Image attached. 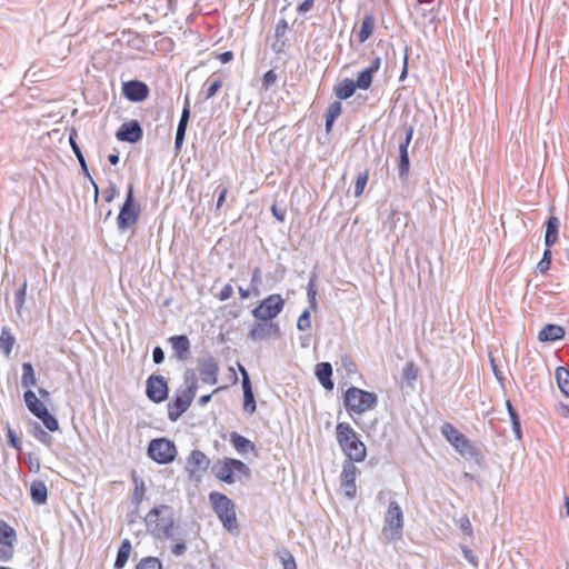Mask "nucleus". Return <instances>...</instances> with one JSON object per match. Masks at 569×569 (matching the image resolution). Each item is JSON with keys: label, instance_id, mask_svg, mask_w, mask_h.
Instances as JSON below:
<instances>
[{"label": "nucleus", "instance_id": "nucleus-49", "mask_svg": "<svg viewBox=\"0 0 569 569\" xmlns=\"http://www.w3.org/2000/svg\"><path fill=\"white\" fill-rule=\"evenodd\" d=\"M277 81V74L273 70H268L262 77V87L269 89Z\"/></svg>", "mask_w": 569, "mask_h": 569}, {"label": "nucleus", "instance_id": "nucleus-9", "mask_svg": "<svg viewBox=\"0 0 569 569\" xmlns=\"http://www.w3.org/2000/svg\"><path fill=\"white\" fill-rule=\"evenodd\" d=\"M197 388V382L192 381L186 389L178 390L176 397L167 406L168 417L171 421H177L189 409Z\"/></svg>", "mask_w": 569, "mask_h": 569}, {"label": "nucleus", "instance_id": "nucleus-35", "mask_svg": "<svg viewBox=\"0 0 569 569\" xmlns=\"http://www.w3.org/2000/svg\"><path fill=\"white\" fill-rule=\"evenodd\" d=\"M274 555L280 560L281 569H298L293 555L287 548L278 549Z\"/></svg>", "mask_w": 569, "mask_h": 569}, {"label": "nucleus", "instance_id": "nucleus-15", "mask_svg": "<svg viewBox=\"0 0 569 569\" xmlns=\"http://www.w3.org/2000/svg\"><path fill=\"white\" fill-rule=\"evenodd\" d=\"M150 89L144 81L132 79L122 83V96L130 102L139 103L144 101Z\"/></svg>", "mask_w": 569, "mask_h": 569}, {"label": "nucleus", "instance_id": "nucleus-53", "mask_svg": "<svg viewBox=\"0 0 569 569\" xmlns=\"http://www.w3.org/2000/svg\"><path fill=\"white\" fill-rule=\"evenodd\" d=\"M460 529L463 531L465 535L471 537L472 536V526L468 517H462L459 520Z\"/></svg>", "mask_w": 569, "mask_h": 569}, {"label": "nucleus", "instance_id": "nucleus-19", "mask_svg": "<svg viewBox=\"0 0 569 569\" xmlns=\"http://www.w3.org/2000/svg\"><path fill=\"white\" fill-rule=\"evenodd\" d=\"M239 370L242 376V389H243V409L248 413H253L256 411V400L251 387V382L249 379V375L246 368L239 365Z\"/></svg>", "mask_w": 569, "mask_h": 569}, {"label": "nucleus", "instance_id": "nucleus-60", "mask_svg": "<svg viewBox=\"0 0 569 569\" xmlns=\"http://www.w3.org/2000/svg\"><path fill=\"white\" fill-rule=\"evenodd\" d=\"M153 361L161 363L164 360V352L160 347H156L152 352Z\"/></svg>", "mask_w": 569, "mask_h": 569}, {"label": "nucleus", "instance_id": "nucleus-24", "mask_svg": "<svg viewBox=\"0 0 569 569\" xmlns=\"http://www.w3.org/2000/svg\"><path fill=\"white\" fill-rule=\"evenodd\" d=\"M170 342L174 355L179 359H187L190 351V341L187 336H173L170 338Z\"/></svg>", "mask_w": 569, "mask_h": 569}, {"label": "nucleus", "instance_id": "nucleus-25", "mask_svg": "<svg viewBox=\"0 0 569 569\" xmlns=\"http://www.w3.org/2000/svg\"><path fill=\"white\" fill-rule=\"evenodd\" d=\"M230 442L232 443L237 452L240 455L256 451L254 443L237 432L230 433Z\"/></svg>", "mask_w": 569, "mask_h": 569}, {"label": "nucleus", "instance_id": "nucleus-2", "mask_svg": "<svg viewBox=\"0 0 569 569\" xmlns=\"http://www.w3.org/2000/svg\"><path fill=\"white\" fill-rule=\"evenodd\" d=\"M146 528L150 535L159 539L173 536L174 520L172 508L160 505L152 508L144 518Z\"/></svg>", "mask_w": 569, "mask_h": 569}, {"label": "nucleus", "instance_id": "nucleus-30", "mask_svg": "<svg viewBox=\"0 0 569 569\" xmlns=\"http://www.w3.org/2000/svg\"><path fill=\"white\" fill-rule=\"evenodd\" d=\"M30 495L33 502L38 505L46 503L48 499V489L43 481L34 480L30 486Z\"/></svg>", "mask_w": 569, "mask_h": 569}, {"label": "nucleus", "instance_id": "nucleus-51", "mask_svg": "<svg viewBox=\"0 0 569 569\" xmlns=\"http://www.w3.org/2000/svg\"><path fill=\"white\" fill-rule=\"evenodd\" d=\"M551 262V250L550 248L546 247V250L543 252V258L539 262V269L540 271H546L549 269Z\"/></svg>", "mask_w": 569, "mask_h": 569}, {"label": "nucleus", "instance_id": "nucleus-61", "mask_svg": "<svg viewBox=\"0 0 569 569\" xmlns=\"http://www.w3.org/2000/svg\"><path fill=\"white\" fill-rule=\"evenodd\" d=\"M81 167L83 170H87V164H86V161H84V158H83V154L82 152L80 151V148H79V144H71Z\"/></svg>", "mask_w": 569, "mask_h": 569}, {"label": "nucleus", "instance_id": "nucleus-5", "mask_svg": "<svg viewBox=\"0 0 569 569\" xmlns=\"http://www.w3.org/2000/svg\"><path fill=\"white\" fill-rule=\"evenodd\" d=\"M209 501L223 527L229 530L238 529L234 502L224 493L212 491L209 493Z\"/></svg>", "mask_w": 569, "mask_h": 569}, {"label": "nucleus", "instance_id": "nucleus-45", "mask_svg": "<svg viewBox=\"0 0 569 569\" xmlns=\"http://www.w3.org/2000/svg\"><path fill=\"white\" fill-rule=\"evenodd\" d=\"M297 328L300 331H306V330L311 328V320H310V311L309 310H305L300 315V317L298 318V321H297Z\"/></svg>", "mask_w": 569, "mask_h": 569}, {"label": "nucleus", "instance_id": "nucleus-56", "mask_svg": "<svg viewBox=\"0 0 569 569\" xmlns=\"http://www.w3.org/2000/svg\"><path fill=\"white\" fill-rule=\"evenodd\" d=\"M462 553H463V557L465 559L473 565L475 567L478 566V558L477 556L472 552V550L468 549V548H463L462 549Z\"/></svg>", "mask_w": 569, "mask_h": 569}, {"label": "nucleus", "instance_id": "nucleus-3", "mask_svg": "<svg viewBox=\"0 0 569 569\" xmlns=\"http://www.w3.org/2000/svg\"><path fill=\"white\" fill-rule=\"evenodd\" d=\"M378 397L373 392L366 391L357 387H350L343 395V405L348 413L361 416L376 408Z\"/></svg>", "mask_w": 569, "mask_h": 569}, {"label": "nucleus", "instance_id": "nucleus-41", "mask_svg": "<svg viewBox=\"0 0 569 569\" xmlns=\"http://www.w3.org/2000/svg\"><path fill=\"white\" fill-rule=\"evenodd\" d=\"M369 180V170L366 169L363 172H359L355 182V197H360L368 183Z\"/></svg>", "mask_w": 569, "mask_h": 569}, {"label": "nucleus", "instance_id": "nucleus-64", "mask_svg": "<svg viewBox=\"0 0 569 569\" xmlns=\"http://www.w3.org/2000/svg\"><path fill=\"white\" fill-rule=\"evenodd\" d=\"M186 545L184 543H176L172 546L171 548V552L174 555V556H181L186 551Z\"/></svg>", "mask_w": 569, "mask_h": 569}, {"label": "nucleus", "instance_id": "nucleus-20", "mask_svg": "<svg viewBox=\"0 0 569 569\" xmlns=\"http://www.w3.org/2000/svg\"><path fill=\"white\" fill-rule=\"evenodd\" d=\"M565 328L559 325H546L538 332V340L540 342H553L561 340L565 337Z\"/></svg>", "mask_w": 569, "mask_h": 569}, {"label": "nucleus", "instance_id": "nucleus-62", "mask_svg": "<svg viewBox=\"0 0 569 569\" xmlns=\"http://www.w3.org/2000/svg\"><path fill=\"white\" fill-rule=\"evenodd\" d=\"M422 17L427 19L430 23H432L437 19V10L435 8H431L428 11H423Z\"/></svg>", "mask_w": 569, "mask_h": 569}, {"label": "nucleus", "instance_id": "nucleus-39", "mask_svg": "<svg viewBox=\"0 0 569 569\" xmlns=\"http://www.w3.org/2000/svg\"><path fill=\"white\" fill-rule=\"evenodd\" d=\"M419 377V368L412 361L405 365L402 369V379L408 383L412 385Z\"/></svg>", "mask_w": 569, "mask_h": 569}, {"label": "nucleus", "instance_id": "nucleus-17", "mask_svg": "<svg viewBox=\"0 0 569 569\" xmlns=\"http://www.w3.org/2000/svg\"><path fill=\"white\" fill-rule=\"evenodd\" d=\"M142 137V126L136 119L123 122L116 132V138L120 142H139Z\"/></svg>", "mask_w": 569, "mask_h": 569}, {"label": "nucleus", "instance_id": "nucleus-32", "mask_svg": "<svg viewBox=\"0 0 569 569\" xmlns=\"http://www.w3.org/2000/svg\"><path fill=\"white\" fill-rule=\"evenodd\" d=\"M341 111H342V104L340 101H333L329 104V107L326 111V114H325V118H326L325 127L328 132L332 129L336 120L341 114Z\"/></svg>", "mask_w": 569, "mask_h": 569}, {"label": "nucleus", "instance_id": "nucleus-46", "mask_svg": "<svg viewBox=\"0 0 569 569\" xmlns=\"http://www.w3.org/2000/svg\"><path fill=\"white\" fill-rule=\"evenodd\" d=\"M221 87H222L221 79L218 78V79L212 80L206 90V99H210V98L214 97Z\"/></svg>", "mask_w": 569, "mask_h": 569}, {"label": "nucleus", "instance_id": "nucleus-21", "mask_svg": "<svg viewBox=\"0 0 569 569\" xmlns=\"http://www.w3.org/2000/svg\"><path fill=\"white\" fill-rule=\"evenodd\" d=\"M278 327L269 321H259L252 326L249 331V338L252 340H261L271 332H277Z\"/></svg>", "mask_w": 569, "mask_h": 569}, {"label": "nucleus", "instance_id": "nucleus-55", "mask_svg": "<svg viewBox=\"0 0 569 569\" xmlns=\"http://www.w3.org/2000/svg\"><path fill=\"white\" fill-rule=\"evenodd\" d=\"M8 439L11 447L14 449L20 450L21 449V442L19 438L16 436L14 431L12 429H8Z\"/></svg>", "mask_w": 569, "mask_h": 569}, {"label": "nucleus", "instance_id": "nucleus-7", "mask_svg": "<svg viewBox=\"0 0 569 569\" xmlns=\"http://www.w3.org/2000/svg\"><path fill=\"white\" fill-rule=\"evenodd\" d=\"M402 510L396 501H391L385 516L382 533L388 540H399L402 537Z\"/></svg>", "mask_w": 569, "mask_h": 569}, {"label": "nucleus", "instance_id": "nucleus-31", "mask_svg": "<svg viewBox=\"0 0 569 569\" xmlns=\"http://www.w3.org/2000/svg\"><path fill=\"white\" fill-rule=\"evenodd\" d=\"M132 546L129 539H123L120 543V547L117 552V558L114 561V569H122L131 555Z\"/></svg>", "mask_w": 569, "mask_h": 569}, {"label": "nucleus", "instance_id": "nucleus-44", "mask_svg": "<svg viewBox=\"0 0 569 569\" xmlns=\"http://www.w3.org/2000/svg\"><path fill=\"white\" fill-rule=\"evenodd\" d=\"M396 134L400 138L403 137L402 142H411L413 138V127L411 124H402L401 127H398Z\"/></svg>", "mask_w": 569, "mask_h": 569}, {"label": "nucleus", "instance_id": "nucleus-58", "mask_svg": "<svg viewBox=\"0 0 569 569\" xmlns=\"http://www.w3.org/2000/svg\"><path fill=\"white\" fill-rule=\"evenodd\" d=\"M405 57H403V63H402V70L399 76V80L403 81L408 74V48H405Z\"/></svg>", "mask_w": 569, "mask_h": 569}, {"label": "nucleus", "instance_id": "nucleus-1", "mask_svg": "<svg viewBox=\"0 0 569 569\" xmlns=\"http://www.w3.org/2000/svg\"><path fill=\"white\" fill-rule=\"evenodd\" d=\"M336 440L347 457L346 461L362 462L367 458V447L348 422H338L336 426Z\"/></svg>", "mask_w": 569, "mask_h": 569}, {"label": "nucleus", "instance_id": "nucleus-8", "mask_svg": "<svg viewBox=\"0 0 569 569\" xmlns=\"http://www.w3.org/2000/svg\"><path fill=\"white\" fill-rule=\"evenodd\" d=\"M23 399L30 412L39 418L49 431L53 432L59 429L58 420L49 412L47 406L32 390H27Z\"/></svg>", "mask_w": 569, "mask_h": 569}, {"label": "nucleus", "instance_id": "nucleus-13", "mask_svg": "<svg viewBox=\"0 0 569 569\" xmlns=\"http://www.w3.org/2000/svg\"><path fill=\"white\" fill-rule=\"evenodd\" d=\"M355 463L356 461H345L340 475V487L345 496L349 499L355 498L357 495L356 479L359 470Z\"/></svg>", "mask_w": 569, "mask_h": 569}, {"label": "nucleus", "instance_id": "nucleus-4", "mask_svg": "<svg viewBox=\"0 0 569 569\" xmlns=\"http://www.w3.org/2000/svg\"><path fill=\"white\" fill-rule=\"evenodd\" d=\"M211 471L219 481L228 485L241 480L242 477L248 478L250 476V469L244 462L228 457L217 460Z\"/></svg>", "mask_w": 569, "mask_h": 569}, {"label": "nucleus", "instance_id": "nucleus-29", "mask_svg": "<svg viewBox=\"0 0 569 569\" xmlns=\"http://www.w3.org/2000/svg\"><path fill=\"white\" fill-rule=\"evenodd\" d=\"M189 119H190V108H189V102L187 101L181 111V116H180V119L178 122L174 142H183L184 141Z\"/></svg>", "mask_w": 569, "mask_h": 569}, {"label": "nucleus", "instance_id": "nucleus-42", "mask_svg": "<svg viewBox=\"0 0 569 569\" xmlns=\"http://www.w3.org/2000/svg\"><path fill=\"white\" fill-rule=\"evenodd\" d=\"M136 569H162V563L157 557H144L136 565Z\"/></svg>", "mask_w": 569, "mask_h": 569}, {"label": "nucleus", "instance_id": "nucleus-22", "mask_svg": "<svg viewBox=\"0 0 569 569\" xmlns=\"http://www.w3.org/2000/svg\"><path fill=\"white\" fill-rule=\"evenodd\" d=\"M316 376L321 386L327 390L333 389V382L331 380L332 367L329 362H320L316 366Z\"/></svg>", "mask_w": 569, "mask_h": 569}, {"label": "nucleus", "instance_id": "nucleus-6", "mask_svg": "<svg viewBox=\"0 0 569 569\" xmlns=\"http://www.w3.org/2000/svg\"><path fill=\"white\" fill-rule=\"evenodd\" d=\"M147 455L158 465H169L176 460L178 449L172 440L160 437L150 440L147 448Z\"/></svg>", "mask_w": 569, "mask_h": 569}, {"label": "nucleus", "instance_id": "nucleus-47", "mask_svg": "<svg viewBox=\"0 0 569 569\" xmlns=\"http://www.w3.org/2000/svg\"><path fill=\"white\" fill-rule=\"evenodd\" d=\"M288 46V40L283 38H276V40L271 43V50L280 56L284 52L286 48Z\"/></svg>", "mask_w": 569, "mask_h": 569}, {"label": "nucleus", "instance_id": "nucleus-16", "mask_svg": "<svg viewBox=\"0 0 569 569\" xmlns=\"http://www.w3.org/2000/svg\"><path fill=\"white\" fill-rule=\"evenodd\" d=\"M445 438L456 448L460 453L470 452L472 447L463 433H461L453 425L445 423L441 428Z\"/></svg>", "mask_w": 569, "mask_h": 569}, {"label": "nucleus", "instance_id": "nucleus-14", "mask_svg": "<svg viewBox=\"0 0 569 569\" xmlns=\"http://www.w3.org/2000/svg\"><path fill=\"white\" fill-rule=\"evenodd\" d=\"M16 538V530L4 520L0 519V561L12 559Z\"/></svg>", "mask_w": 569, "mask_h": 569}, {"label": "nucleus", "instance_id": "nucleus-50", "mask_svg": "<svg viewBox=\"0 0 569 569\" xmlns=\"http://www.w3.org/2000/svg\"><path fill=\"white\" fill-rule=\"evenodd\" d=\"M233 295V288L231 284L227 283L224 284L221 290L219 291V293L217 295V298L220 300V301H226L228 299H230Z\"/></svg>", "mask_w": 569, "mask_h": 569}, {"label": "nucleus", "instance_id": "nucleus-12", "mask_svg": "<svg viewBox=\"0 0 569 569\" xmlns=\"http://www.w3.org/2000/svg\"><path fill=\"white\" fill-rule=\"evenodd\" d=\"M210 459L201 450H192L186 460L184 471L190 481L199 482L209 469Z\"/></svg>", "mask_w": 569, "mask_h": 569}, {"label": "nucleus", "instance_id": "nucleus-52", "mask_svg": "<svg viewBox=\"0 0 569 569\" xmlns=\"http://www.w3.org/2000/svg\"><path fill=\"white\" fill-rule=\"evenodd\" d=\"M507 405V408H508V411H509V415H510V418L512 420V423H513V428L516 429V431H519L520 429V422H519V419H518V415L517 412L515 411L511 402L509 400H507L506 402Z\"/></svg>", "mask_w": 569, "mask_h": 569}, {"label": "nucleus", "instance_id": "nucleus-57", "mask_svg": "<svg viewBox=\"0 0 569 569\" xmlns=\"http://www.w3.org/2000/svg\"><path fill=\"white\" fill-rule=\"evenodd\" d=\"M26 291H27V282H24L22 284L21 289H19L16 293L17 305L19 307H21L24 302Z\"/></svg>", "mask_w": 569, "mask_h": 569}, {"label": "nucleus", "instance_id": "nucleus-43", "mask_svg": "<svg viewBox=\"0 0 569 569\" xmlns=\"http://www.w3.org/2000/svg\"><path fill=\"white\" fill-rule=\"evenodd\" d=\"M307 296H308V301L310 303V308L312 310H316L317 309V284H316V277H312L308 283V287H307Z\"/></svg>", "mask_w": 569, "mask_h": 569}, {"label": "nucleus", "instance_id": "nucleus-26", "mask_svg": "<svg viewBox=\"0 0 569 569\" xmlns=\"http://www.w3.org/2000/svg\"><path fill=\"white\" fill-rule=\"evenodd\" d=\"M375 23L376 20L372 13L368 12L363 16L360 30L357 34L359 43H365L372 36Z\"/></svg>", "mask_w": 569, "mask_h": 569}, {"label": "nucleus", "instance_id": "nucleus-10", "mask_svg": "<svg viewBox=\"0 0 569 569\" xmlns=\"http://www.w3.org/2000/svg\"><path fill=\"white\" fill-rule=\"evenodd\" d=\"M283 307L284 300L281 295L272 293L261 300L251 315L258 321H270L283 310Z\"/></svg>", "mask_w": 569, "mask_h": 569}, {"label": "nucleus", "instance_id": "nucleus-63", "mask_svg": "<svg viewBox=\"0 0 569 569\" xmlns=\"http://www.w3.org/2000/svg\"><path fill=\"white\" fill-rule=\"evenodd\" d=\"M227 194H228V189L226 187L221 188L218 200H217V209H220L223 206Z\"/></svg>", "mask_w": 569, "mask_h": 569}, {"label": "nucleus", "instance_id": "nucleus-11", "mask_svg": "<svg viewBox=\"0 0 569 569\" xmlns=\"http://www.w3.org/2000/svg\"><path fill=\"white\" fill-rule=\"evenodd\" d=\"M140 209L134 203L133 199V184L130 183L128 186V192L122 204L120 212L117 218L118 228L121 230H126L132 226H134L139 219Z\"/></svg>", "mask_w": 569, "mask_h": 569}, {"label": "nucleus", "instance_id": "nucleus-59", "mask_svg": "<svg viewBox=\"0 0 569 569\" xmlns=\"http://www.w3.org/2000/svg\"><path fill=\"white\" fill-rule=\"evenodd\" d=\"M218 59L222 64L229 63L233 59V52L230 50L223 51L218 54Z\"/></svg>", "mask_w": 569, "mask_h": 569}, {"label": "nucleus", "instance_id": "nucleus-27", "mask_svg": "<svg viewBox=\"0 0 569 569\" xmlns=\"http://www.w3.org/2000/svg\"><path fill=\"white\" fill-rule=\"evenodd\" d=\"M219 367L216 361L210 360L202 365L200 376L203 382L216 385L218 381Z\"/></svg>", "mask_w": 569, "mask_h": 569}, {"label": "nucleus", "instance_id": "nucleus-36", "mask_svg": "<svg viewBox=\"0 0 569 569\" xmlns=\"http://www.w3.org/2000/svg\"><path fill=\"white\" fill-rule=\"evenodd\" d=\"M373 76L371 69L363 68L358 72L357 79L353 80L355 84L360 90H368L372 84Z\"/></svg>", "mask_w": 569, "mask_h": 569}, {"label": "nucleus", "instance_id": "nucleus-23", "mask_svg": "<svg viewBox=\"0 0 569 569\" xmlns=\"http://www.w3.org/2000/svg\"><path fill=\"white\" fill-rule=\"evenodd\" d=\"M357 86L355 84V81L353 79H350V78H345L343 80H341L333 89L335 91V96L339 99V100H347L349 98H351L356 90H357Z\"/></svg>", "mask_w": 569, "mask_h": 569}, {"label": "nucleus", "instance_id": "nucleus-40", "mask_svg": "<svg viewBox=\"0 0 569 569\" xmlns=\"http://www.w3.org/2000/svg\"><path fill=\"white\" fill-rule=\"evenodd\" d=\"M37 382L36 375L33 371V367L30 362H24L22 365V377H21V383L23 387H31L34 386Z\"/></svg>", "mask_w": 569, "mask_h": 569}, {"label": "nucleus", "instance_id": "nucleus-34", "mask_svg": "<svg viewBox=\"0 0 569 569\" xmlns=\"http://www.w3.org/2000/svg\"><path fill=\"white\" fill-rule=\"evenodd\" d=\"M557 385L560 391L569 397V369L566 367H558L555 372Z\"/></svg>", "mask_w": 569, "mask_h": 569}, {"label": "nucleus", "instance_id": "nucleus-37", "mask_svg": "<svg viewBox=\"0 0 569 569\" xmlns=\"http://www.w3.org/2000/svg\"><path fill=\"white\" fill-rule=\"evenodd\" d=\"M14 343L16 339L11 333L10 329L6 327L2 328L0 336V348L6 353V356H9L11 353Z\"/></svg>", "mask_w": 569, "mask_h": 569}, {"label": "nucleus", "instance_id": "nucleus-28", "mask_svg": "<svg viewBox=\"0 0 569 569\" xmlns=\"http://www.w3.org/2000/svg\"><path fill=\"white\" fill-rule=\"evenodd\" d=\"M559 220L557 217L551 216L546 223L545 244L551 248L558 240Z\"/></svg>", "mask_w": 569, "mask_h": 569}, {"label": "nucleus", "instance_id": "nucleus-38", "mask_svg": "<svg viewBox=\"0 0 569 569\" xmlns=\"http://www.w3.org/2000/svg\"><path fill=\"white\" fill-rule=\"evenodd\" d=\"M68 131V127L62 124L59 128H54L52 130L47 131L40 137V140H44L46 138L49 140V142H63L66 139Z\"/></svg>", "mask_w": 569, "mask_h": 569}, {"label": "nucleus", "instance_id": "nucleus-54", "mask_svg": "<svg viewBox=\"0 0 569 569\" xmlns=\"http://www.w3.org/2000/svg\"><path fill=\"white\" fill-rule=\"evenodd\" d=\"M315 6V0H303L298 7L297 12L299 14H306L309 12Z\"/></svg>", "mask_w": 569, "mask_h": 569}, {"label": "nucleus", "instance_id": "nucleus-48", "mask_svg": "<svg viewBox=\"0 0 569 569\" xmlns=\"http://www.w3.org/2000/svg\"><path fill=\"white\" fill-rule=\"evenodd\" d=\"M288 30V22L284 18L278 20L274 27V38H283Z\"/></svg>", "mask_w": 569, "mask_h": 569}, {"label": "nucleus", "instance_id": "nucleus-33", "mask_svg": "<svg viewBox=\"0 0 569 569\" xmlns=\"http://www.w3.org/2000/svg\"><path fill=\"white\" fill-rule=\"evenodd\" d=\"M408 146L409 144H400V149H399L398 169H399V176L401 179H407L408 173H409L410 163H409V156H408Z\"/></svg>", "mask_w": 569, "mask_h": 569}, {"label": "nucleus", "instance_id": "nucleus-18", "mask_svg": "<svg viewBox=\"0 0 569 569\" xmlns=\"http://www.w3.org/2000/svg\"><path fill=\"white\" fill-rule=\"evenodd\" d=\"M147 396L153 402H162L168 397V385L162 376H150L147 380Z\"/></svg>", "mask_w": 569, "mask_h": 569}]
</instances>
